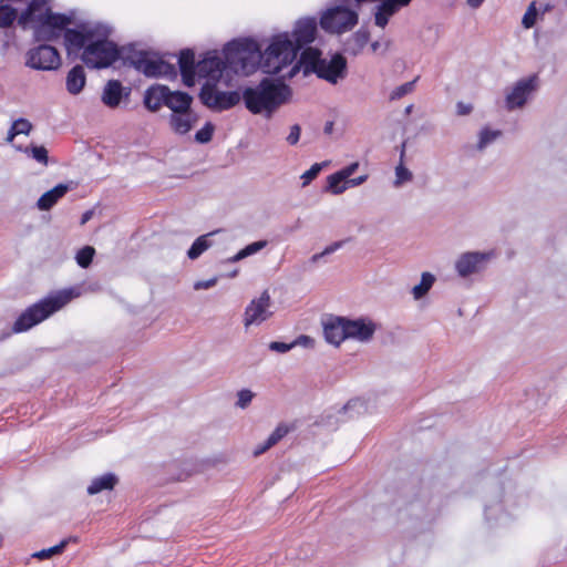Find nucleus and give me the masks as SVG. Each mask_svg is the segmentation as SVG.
I'll list each match as a JSON object with an SVG mask.
<instances>
[{
    "label": "nucleus",
    "instance_id": "f8f14e48",
    "mask_svg": "<svg viewBox=\"0 0 567 567\" xmlns=\"http://www.w3.org/2000/svg\"><path fill=\"white\" fill-rule=\"evenodd\" d=\"M538 78L536 74L522 79L513 86L506 95V107L509 111L523 107L528 96L537 89Z\"/></svg>",
    "mask_w": 567,
    "mask_h": 567
},
{
    "label": "nucleus",
    "instance_id": "bb28decb",
    "mask_svg": "<svg viewBox=\"0 0 567 567\" xmlns=\"http://www.w3.org/2000/svg\"><path fill=\"white\" fill-rule=\"evenodd\" d=\"M117 483V477L112 474L107 473L100 477L94 478L91 484L87 486V493L90 495H95L102 491H110L113 489L114 486Z\"/></svg>",
    "mask_w": 567,
    "mask_h": 567
},
{
    "label": "nucleus",
    "instance_id": "a878e982",
    "mask_svg": "<svg viewBox=\"0 0 567 567\" xmlns=\"http://www.w3.org/2000/svg\"><path fill=\"white\" fill-rule=\"evenodd\" d=\"M86 82V76L83 66H73L66 75V90L70 94H79Z\"/></svg>",
    "mask_w": 567,
    "mask_h": 567
},
{
    "label": "nucleus",
    "instance_id": "49530a36",
    "mask_svg": "<svg viewBox=\"0 0 567 567\" xmlns=\"http://www.w3.org/2000/svg\"><path fill=\"white\" fill-rule=\"evenodd\" d=\"M315 343V340L308 336H300L297 340H295L291 343H286V352L290 350L291 348L296 346H302L306 348L312 347Z\"/></svg>",
    "mask_w": 567,
    "mask_h": 567
},
{
    "label": "nucleus",
    "instance_id": "864d4df0",
    "mask_svg": "<svg viewBox=\"0 0 567 567\" xmlns=\"http://www.w3.org/2000/svg\"><path fill=\"white\" fill-rule=\"evenodd\" d=\"M341 245H342V243H341V241H339V243H334V244L330 245L329 247H327V248L323 250L322 255L331 254V252L336 251L339 247H341Z\"/></svg>",
    "mask_w": 567,
    "mask_h": 567
},
{
    "label": "nucleus",
    "instance_id": "20e7f679",
    "mask_svg": "<svg viewBox=\"0 0 567 567\" xmlns=\"http://www.w3.org/2000/svg\"><path fill=\"white\" fill-rule=\"evenodd\" d=\"M243 100L251 113L270 116L284 103V75L265 78L256 87H246Z\"/></svg>",
    "mask_w": 567,
    "mask_h": 567
},
{
    "label": "nucleus",
    "instance_id": "f03ea898",
    "mask_svg": "<svg viewBox=\"0 0 567 567\" xmlns=\"http://www.w3.org/2000/svg\"><path fill=\"white\" fill-rule=\"evenodd\" d=\"M284 35L276 37L264 53L254 40H234L226 44L228 65L235 74L249 75L257 69L266 74L279 76L284 68Z\"/></svg>",
    "mask_w": 567,
    "mask_h": 567
},
{
    "label": "nucleus",
    "instance_id": "393cba45",
    "mask_svg": "<svg viewBox=\"0 0 567 567\" xmlns=\"http://www.w3.org/2000/svg\"><path fill=\"white\" fill-rule=\"evenodd\" d=\"M123 86L122 83L117 80H110L103 90L102 94V101L103 103L109 107H116L118 106L122 94H123Z\"/></svg>",
    "mask_w": 567,
    "mask_h": 567
},
{
    "label": "nucleus",
    "instance_id": "dca6fc26",
    "mask_svg": "<svg viewBox=\"0 0 567 567\" xmlns=\"http://www.w3.org/2000/svg\"><path fill=\"white\" fill-rule=\"evenodd\" d=\"M488 255L481 252H465L456 260L455 268L461 277H467L478 272Z\"/></svg>",
    "mask_w": 567,
    "mask_h": 567
},
{
    "label": "nucleus",
    "instance_id": "39448f33",
    "mask_svg": "<svg viewBox=\"0 0 567 567\" xmlns=\"http://www.w3.org/2000/svg\"><path fill=\"white\" fill-rule=\"evenodd\" d=\"M73 290H62L25 309L13 324L14 332H22L45 320L74 298Z\"/></svg>",
    "mask_w": 567,
    "mask_h": 567
},
{
    "label": "nucleus",
    "instance_id": "37998d69",
    "mask_svg": "<svg viewBox=\"0 0 567 567\" xmlns=\"http://www.w3.org/2000/svg\"><path fill=\"white\" fill-rule=\"evenodd\" d=\"M237 396L238 400L236 402V405L240 409H246L250 404L255 394L248 389H243L238 392Z\"/></svg>",
    "mask_w": 567,
    "mask_h": 567
},
{
    "label": "nucleus",
    "instance_id": "aec40b11",
    "mask_svg": "<svg viewBox=\"0 0 567 567\" xmlns=\"http://www.w3.org/2000/svg\"><path fill=\"white\" fill-rule=\"evenodd\" d=\"M168 86L155 84L148 87L144 94V105L151 112H157L162 105H165Z\"/></svg>",
    "mask_w": 567,
    "mask_h": 567
},
{
    "label": "nucleus",
    "instance_id": "5701e85b",
    "mask_svg": "<svg viewBox=\"0 0 567 567\" xmlns=\"http://www.w3.org/2000/svg\"><path fill=\"white\" fill-rule=\"evenodd\" d=\"M368 176L362 175L358 178H352L349 181H346L341 173L337 172L334 174H331L327 178V187L326 190L330 192L334 195L341 194L347 189V184L351 186H358L361 185L367 181Z\"/></svg>",
    "mask_w": 567,
    "mask_h": 567
},
{
    "label": "nucleus",
    "instance_id": "6e6d98bb",
    "mask_svg": "<svg viewBox=\"0 0 567 567\" xmlns=\"http://www.w3.org/2000/svg\"><path fill=\"white\" fill-rule=\"evenodd\" d=\"M485 0H466L468 7L477 9Z\"/></svg>",
    "mask_w": 567,
    "mask_h": 567
},
{
    "label": "nucleus",
    "instance_id": "1a4fd4ad",
    "mask_svg": "<svg viewBox=\"0 0 567 567\" xmlns=\"http://www.w3.org/2000/svg\"><path fill=\"white\" fill-rule=\"evenodd\" d=\"M317 35V20L316 18H302L298 20L295 28L289 35L286 32V55L289 51L292 52L293 56L303 47L315 41Z\"/></svg>",
    "mask_w": 567,
    "mask_h": 567
},
{
    "label": "nucleus",
    "instance_id": "58836bf2",
    "mask_svg": "<svg viewBox=\"0 0 567 567\" xmlns=\"http://www.w3.org/2000/svg\"><path fill=\"white\" fill-rule=\"evenodd\" d=\"M537 19V8L536 2H532L526 12L524 13L522 24L525 29H530L535 25Z\"/></svg>",
    "mask_w": 567,
    "mask_h": 567
},
{
    "label": "nucleus",
    "instance_id": "473e14b6",
    "mask_svg": "<svg viewBox=\"0 0 567 567\" xmlns=\"http://www.w3.org/2000/svg\"><path fill=\"white\" fill-rule=\"evenodd\" d=\"M434 281H435V278L432 274L423 272L422 277H421V282L419 285L414 286L412 289V293H413L414 298L420 299L423 296H425L429 292V290L431 289V287L433 286Z\"/></svg>",
    "mask_w": 567,
    "mask_h": 567
},
{
    "label": "nucleus",
    "instance_id": "e433bc0d",
    "mask_svg": "<svg viewBox=\"0 0 567 567\" xmlns=\"http://www.w3.org/2000/svg\"><path fill=\"white\" fill-rule=\"evenodd\" d=\"M94 255L95 249L91 246H85L78 251L75 260L80 267L87 268L92 264Z\"/></svg>",
    "mask_w": 567,
    "mask_h": 567
},
{
    "label": "nucleus",
    "instance_id": "9b49d317",
    "mask_svg": "<svg viewBox=\"0 0 567 567\" xmlns=\"http://www.w3.org/2000/svg\"><path fill=\"white\" fill-rule=\"evenodd\" d=\"M25 64L34 70H56L61 65V58L54 47L40 44L28 51Z\"/></svg>",
    "mask_w": 567,
    "mask_h": 567
},
{
    "label": "nucleus",
    "instance_id": "cd10ccee",
    "mask_svg": "<svg viewBox=\"0 0 567 567\" xmlns=\"http://www.w3.org/2000/svg\"><path fill=\"white\" fill-rule=\"evenodd\" d=\"M17 150L23 152L28 157L43 166H48L49 164V152L43 145L30 144L25 147L18 146Z\"/></svg>",
    "mask_w": 567,
    "mask_h": 567
},
{
    "label": "nucleus",
    "instance_id": "a18cd8bd",
    "mask_svg": "<svg viewBox=\"0 0 567 567\" xmlns=\"http://www.w3.org/2000/svg\"><path fill=\"white\" fill-rule=\"evenodd\" d=\"M395 175H396V184H402L404 182H409L412 178L411 172L404 167L402 164L398 165L395 168Z\"/></svg>",
    "mask_w": 567,
    "mask_h": 567
},
{
    "label": "nucleus",
    "instance_id": "4c0bfd02",
    "mask_svg": "<svg viewBox=\"0 0 567 567\" xmlns=\"http://www.w3.org/2000/svg\"><path fill=\"white\" fill-rule=\"evenodd\" d=\"M214 125L207 122L199 131L195 134V141L200 144H206L212 141L214 134Z\"/></svg>",
    "mask_w": 567,
    "mask_h": 567
},
{
    "label": "nucleus",
    "instance_id": "f257e3e1",
    "mask_svg": "<svg viewBox=\"0 0 567 567\" xmlns=\"http://www.w3.org/2000/svg\"><path fill=\"white\" fill-rule=\"evenodd\" d=\"M109 35L110 29L104 24L83 23L78 30L65 32V48L69 53L83 50L81 59L89 68H107L123 56V51L109 40Z\"/></svg>",
    "mask_w": 567,
    "mask_h": 567
},
{
    "label": "nucleus",
    "instance_id": "5fc2aeb1",
    "mask_svg": "<svg viewBox=\"0 0 567 567\" xmlns=\"http://www.w3.org/2000/svg\"><path fill=\"white\" fill-rule=\"evenodd\" d=\"M94 215L93 210H86L81 217V225L86 224Z\"/></svg>",
    "mask_w": 567,
    "mask_h": 567
},
{
    "label": "nucleus",
    "instance_id": "f704fd0d",
    "mask_svg": "<svg viewBox=\"0 0 567 567\" xmlns=\"http://www.w3.org/2000/svg\"><path fill=\"white\" fill-rule=\"evenodd\" d=\"M266 246L265 241H255L246 246L244 249L238 251L235 256L228 259L230 262H237L248 256H251L256 252H258L260 249H262Z\"/></svg>",
    "mask_w": 567,
    "mask_h": 567
},
{
    "label": "nucleus",
    "instance_id": "a211bd4d",
    "mask_svg": "<svg viewBox=\"0 0 567 567\" xmlns=\"http://www.w3.org/2000/svg\"><path fill=\"white\" fill-rule=\"evenodd\" d=\"M178 65L186 86H193L196 78L195 54L190 49L183 50L178 58Z\"/></svg>",
    "mask_w": 567,
    "mask_h": 567
},
{
    "label": "nucleus",
    "instance_id": "b1692460",
    "mask_svg": "<svg viewBox=\"0 0 567 567\" xmlns=\"http://www.w3.org/2000/svg\"><path fill=\"white\" fill-rule=\"evenodd\" d=\"M324 337L332 344H340L346 339L344 318L328 320L323 327Z\"/></svg>",
    "mask_w": 567,
    "mask_h": 567
},
{
    "label": "nucleus",
    "instance_id": "4d7b16f0",
    "mask_svg": "<svg viewBox=\"0 0 567 567\" xmlns=\"http://www.w3.org/2000/svg\"><path fill=\"white\" fill-rule=\"evenodd\" d=\"M285 92H286V103H287L289 97L291 96V90L288 85H286Z\"/></svg>",
    "mask_w": 567,
    "mask_h": 567
},
{
    "label": "nucleus",
    "instance_id": "603ef678",
    "mask_svg": "<svg viewBox=\"0 0 567 567\" xmlns=\"http://www.w3.org/2000/svg\"><path fill=\"white\" fill-rule=\"evenodd\" d=\"M271 350L282 352L284 353V341H275L269 344Z\"/></svg>",
    "mask_w": 567,
    "mask_h": 567
},
{
    "label": "nucleus",
    "instance_id": "c85d7f7f",
    "mask_svg": "<svg viewBox=\"0 0 567 567\" xmlns=\"http://www.w3.org/2000/svg\"><path fill=\"white\" fill-rule=\"evenodd\" d=\"M214 234L215 231L202 235L198 238H196L187 251V257L192 260H195L208 248H210L213 243L212 240H209V237L213 236Z\"/></svg>",
    "mask_w": 567,
    "mask_h": 567
},
{
    "label": "nucleus",
    "instance_id": "c756f323",
    "mask_svg": "<svg viewBox=\"0 0 567 567\" xmlns=\"http://www.w3.org/2000/svg\"><path fill=\"white\" fill-rule=\"evenodd\" d=\"M33 128L32 123L23 117L16 120L8 131L6 141L11 143L17 135H29Z\"/></svg>",
    "mask_w": 567,
    "mask_h": 567
},
{
    "label": "nucleus",
    "instance_id": "09e8293b",
    "mask_svg": "<svg viewBox=\"0 0 567 567\" xmlns=\"http://www.w3.org/2000/svg\"><path fill=\"white\" fill-rule=\"evenodd\" d=\"M299 137H300V126L299 125H293L290 127V133L289 135L286 137V140L290 143V144H296L298 141H299Z\"/></svg>",
    "mask_w": 567,
    "mask_h": 567
},
{
    "label": "nucleus",
    "instance_id": "2f4dec72",
    "mask_svg": "<svg viewBox=\"0 0 567 567\" xmlns=\"http://www.w3.org/2000/svg\"><path fill=\"white\" fill-rule=\"evenodd\" d=\"M284 437V426L279 424L276 430L270 434V436L265 441V443L258 445L254 451L255 456H259L275 444H277Z\"/></svg>",
    "mask_w": 567,
    "mask_h": 567
},
{
    "label": "nucleus",
    "instance_id": "423d86ee",
    "mask_svg": "<svg viewBox=\"0 0 567 567\" xmlns=\"http://www.w3.org/2000/svg\"><path fill=\"white\" fill-rule=\"evenodd\" d=\"M123 59L130 62L137 71L148 78H168L173 79L177 72L173 64L161 59H156L153 54L144 50H137L134 44L122 48Z\"/></svg>",
    "mask_w": 567,
    "mask_h": 567
},
{
    "label": "nucleus",
    "instance_id": "7c9ffc66",
    "mask_svg": "<svg viewBox=\"0 0 567 567\" xmlns=\"http://www.w3.org/2000/svg\"><path fill=\"white\" fill-rule=\"evenodd\" d=\"M396 12V8L393 7L392 3L388 0H383L380 4L378 12L374 17V22L380 28H385L389 22V18Z\"/></svg>",
    "mask_w": 567,
    "mask_h": 567
},
{
    "label": "nucleus",
    "instance_id": "052dcab7",
    "mask_svg": "<svg viewBox=\"0 0 567 567\" xmlns=\"http://www.w3.org/2000/svg\"><path fill=\"white\" fill-rule=\"evenodd\" d=\"M351 404H352V402H348V404L344 406V409H348Z\"/></svg>",
    "mask_w": 567,
    "mask_h": 567
},
{
    "label": "nucleus",
    "instance_id": "f3484780",
    "mask_svg": "<svg viewBox=\"0 0 567 567\" xmlns=\"http://www.w3.org/2000/svg\"><path fill=\"white\" fill-rule=\"evenodd\" d=\"M375 327L373 323H367L362 319L349 320L344 319V332L347 338H354L360 341H368L372 338Z\"/></svg>",
    "mask_w": 567,
    "mask_h": 567
},
{
    "label": "nucleus",
    "instance_id": "0eeeda50",
    "mask_svg": "<svg viewBox=\"0 0 567 567\" xmlns=\"http://www.w3.org/2000/svg\"><path fill=\"white\" fill-rule=\"evenodd\" d=\"M228 64L226 47L221 54L217 51L207 52L196 64V75L206 80L204 84H217L223 78H226L227 82L230 80V73H235Z\"/></svg>",
    "mask_w": 567,
    "mask_h": 567
},
{
    "label": "nucleus",
    "instance_id": "2eb2a0df",
    "mask_svg": "<svg viewBox=\"0 0 567 567\" xmlns=\"http://www.w3.org/2000/svg\"><path fill=\"white\" fill-rule=\"evenodd\" d=\"M269 296L265 291L258 299L252 300L245 310L244 324H260L269 317Z\"/></svg>",
    "mask_w": 567,
    "mask_h": 567
},
{
    "label": "nucleus",
    "instance_id": "72a5a7b5",
    "mask_svg": "<svg viewBox=\"0 0 567 567\" xmlns=\"http://www.w3.org/2000/svg\"><path fill=\"white\" fill-rule=\"evenodd\" d=\"M68 544H69V539H63L62 542H60V544H58L53 547H50L47 549H41L39 551L33 553L32 557L38 558L40 560L49 559L55 555L62 554Z\"/></svg>",
    "mask_w": 567,
    "mask_h": 567
},
{
    "label": "nucleus",
    "instance_id": "9d476101",
    "mask_svg": "<svg viewBox=\"0 0 567 567\" xmlns=\"http://www.w3.org/2000/svg\"><path fill=\"white\" fill-rule=\"evenodd\" d=\"M199 99L204 105L215 111L231 109L240 101V94L236 91L223 92L217 90L216 84H203Z\"/></svg>",
    "mask_w": 567,
    "mask_h": 567
},
{
    "label": "nucleus",
    "instance_id": "ddd939ff",
    "mask_svg": "<svg viewBox=\"0 0 567 567\" xmlns=\"http://www.w3.org/2000/svg\"><path fill=\"white\" fill-rule=\"evenodd\" d=\"M322 61L320 49L307 47L301 51L298 62L291 68L289 78L295 76L300 70L303 75L316 74L318 76Z\"/></svg>",
    "mask_w": 567,
    "mask_h": 567
},
{
    "label": "nucleus",
    "instance_id": "4468645a",
    "mask_svg": "<svg viewBox=\"0 0 567 567\" xmlns=\"http://www.w3.org/2000/svg\"><path fill=\"white\" fill-rule=\"evenodd\" d=\"M347 75V59L341 53H336L328 61L323 58L318 78L336 84Z\"/></svg>",
    "mask_w": 567,
    "mask_h": 567
},
{
    "label": "nucleus",
    "instance_id": "3c124183",
    "mask_svg": "<svg viewBox=\"0 0 567 567\" xmlns=\"http://www.w3.org/2000/svg\"><path fill=\"white\" fill-rule=\"evenodd\" d=\"M473 107L471 104H465L463 102H458L456 105V111L458 115H467L472 112Z\"/></svg>",
    "mask_w": 567,
    "mask_h": 567
},
{
    "label": "nucleus",
    "instance_id": "7ed1b4c3",
    "mask_svg": "<svg viewBox=\"0 0 567 567\" xmlns=\"http://www.w3.org/2000/svg\"><path fill=\"white\" fill-rule=\"evenodd\" d=\"M18 21L22 25L35 22L34 38L39 42H51L62 34L65 37L66 27L72 23L70 17L53 13L45 0H32Z\"/></svg>",
    "mask_w": 567,
    "mask_h": 567
},
{
    "label": "nucleus",
    "instance_id": "ea45409f",
    "mask_svg": "<svg viewBox=\"0 0 567 567\" xmlns=\"http://www.w3.org/2000/svg\"><path fill=\"white\" fill-rule=\"evenodd\" d=\"M416 80L417 79H414L413 81L406 82V83L395 87L392 91L390 99L399 100V99L403 97L404 95L411 93L414 90V84H415Z\"/></svg>",
    "mask_w": 567,
    "mask_h": 567
},
{
    "label": "nucleus",
    "instance_id": "412c9836",
    "mask_svg": "<svg viewBox=\"0 0 567 567\" xmlns=\"http://www.w3.org/2000/svg\"><path fill=\"white\" fill-rule=\"evenodd\" d=\"M70 189V184H58L55 187L40 196L37 202V207L40 210L51 209Z\"/></svg>",
    "mask_w": 567,
    "mask_h": 567
},
{
    "label": "nucleus",
    "instance_id": "79ce46f5",
    "mask_svg": "<svg viewBox=\"0 0 567 567\" xmlns=\"http://www.w3.org/2000/svg\"><path fill=\"white\" fill-rule=\"evenodd\" d=\"M322 167H323V163H316L308 171H306L301 175V179L303 181L302 185L306 186V185L310 184L319 175Z\"/></svg>",
    "mask_w": 567,
    "mask_h": 567
},
{
    "label": "nucleus",
    "instance_id": "6ab92c4d",
    "mask_svg": "<svg viewBox=\"0 0 567 567\" xmlns=\"http://www.w3.org/2000/svg\"><path fill=\"white\" fill-rule=\"evenodd\" d=\"M197 120V115L189 109L181 113L171 114L169 125L175 133L183 135L193 128Z\"/></svg>",
    "mask_w": 567,
    "mask_h": 567
},
{
    "label": "nucleus",
    "instance_id": "c03bdc74",
    "mask_svg": "<svg viewBox=\"0 0 567 567\" xmlns=\"http://www.w3.org/2000/svg\"><path fill=\"white\" fill-rule=\"evenodd\" d=\"M352 40L357 44L358 49H362L368 44L370 40V33L368 30H358L353 34Z\"/></svg>",
    "mask_w": 567,
    "mask_h": 567
},
{
    "label": "nucleus",
    "instance_id": "680f3d73",
    "mask_svg": "<svg viewBox=\"0 0 567 567\" xmlns=\"http://www.w3.org/2000/svg\"><path fill=\"white\" fill-rule=\"evenodd\" d=\"M237 275V270H235L230 276L235 277Z\"/></svg>",
    "mask_w": 567,
    "mask_h": 567
},
{
    "label": "nucleus",
    "instance_id": "c9c22d12",
    "mask_svg": "<svg viewBox=\"0 0 567 567\" xmlns=\"http://www.w3.org/2000/svg\"><path fill=\"white\" fill-rule=\"evenodd\" d=\"M17 17L18 13L16 9L8 4L0 6V28L10 27Z\"/></svg>",
    "mask_w": 567,
    "mask_h": 567
},
{
    "label": "nucleus",
    "instance_id": "13d9d810",
    "mask_svg": "<svg viewBox=\"0 0 567 567\" xmlns=\"http://www.w3.org/2000/svg\"><path fill=\"white\" fill-rule=\"evenodd\" d=\"M379 47H380L379 42H373L371 44V49H372L373 52H375L379 49Z\"/></svg>",
    "mask_w": 567,
    "mask_h": 567
},
{
    "label": "nucleus",
    "instance_id": "6e6552de",
    "mask_svg": "<svg viewBox=\"0 0 567 567\" xmlns=\"http://www.w3.org/2000/svg\"><path fill=\"white\" fill-rule=\"evenodd\" d=\"M358 13L347 7L337 6L328 9L320 17V27L329 33L341 34L358 24Z\"/></svg>",
    "mask_w": 567,
    "mask_h": 567
},
{
    "label": "nucleus",
    "instance_id": "8fccbe9b",
    "mask_svg": "<svg viewBox=\"0 0 567 567\" xmlns=\"http://www.w3.org/2000/svg\"><path fill=\"white\" fill-rule=\"evenodd\" d=\"M359 166V163H352L350 164L349 166L342 168L341 171H339V173H341V175L343 176V178L346 181H349V177L355 172V169L358 168Z\"/></svg>",
    "mask_w": 567,
    "mask_h": 567
},
{
    "label": "nucleus",
    "instance_id": "de8ad7c7",
    "mask_svg": "<svg viewBox=\"0 0 567 567\" xmlns=\"http://www.w3.org/2000/svg\"><path fill=\"white\" fill-rule=\"evenodd\" d=\"M217 281H218L217 277H214V278H210L207 280H198L194 284V289L195 290L210 289L214 286H216Z\"/></svg>",
    "mask_w": 567,
    "mask_h": 567
},
{
    "label": "nucleus",
    "instance_id": "4be33fe9",
    "mask_svg": "<svg viewBox=\"0 0 567 567\" xmlns=\"http://www.w3.org/2000/svg\"><path fill=\"white\" fill-rule=\"evenodd\" d=\"M192 102L193 97L186 92L171 91L168 89V92L166 93L165 106L172 111V114L192 109Z\"/></svg>",
    "mask_w": 567,
    "mask_h": 567
},
{
    "label": "nucleus",
    "instance_id": "bf43d9fd",
    "mask_svg": "<svg viewBox=\"0 0 567 567\" xmlns=\"http://www.w3.org/2000/svg\"><path fill=\"white\" fill-rule=\"evenodd\" d=\"M291 430H293V426L291 427ZM289 431H290V427H288V426L286 425L285 433H286V434H288V433H289Z\"/></svg>",
    "mask_w": 567,
    "mask_h": 567
},
{
    "label": "nucleus",
    "instance_id": "a19ab883",
    "mask_svg": "<svg viewBox=\"0 0 567 567\" xmlns=\"http://www.w3.org/2000/svg\"><path fill=\"white\" fill-rule=\"evenodd\" d=\"M501 135V131H492L487 127L483 128L480 134L478 147L484 148L487 144L496 140Z\"/></svg>",
    "mask_w": 567,
    "mask_h": 567
}]
</instances>
